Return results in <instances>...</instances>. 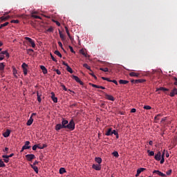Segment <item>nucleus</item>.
<instances>
[{
    "mask_svg": "<svg viewBox=\"0 0 177 177\" xmlns=\"http://www.w3.org/2000/svg\"><path fill=\"white\" fill-rule=\"evenodd\" d=\"M55 129L57 131H59L63 129L72 131L75 129V122L73 120H71L68 122V120L63 119L62 123L57 124Z\"/></svg>",
    "mask_w": 177,
    "mask_h": 177,
    "instance_id": "f257e3e1",
    "label": "nucleus"
},
{
    "mask_svg": "<svg viewBox=\"0 0 177 177\" xmlns=\"http://www.w3.org/2000/svg\"><path fill=\"white\" fill-rule=\"evenodd\" d=\"M62 64L64 66H66L68 73H69L71 74L73 73V71L72 70V68L71 66H69V65L66 62L63 61Z\"/></svg>",
    "mask_w": 177,
    "mask_h": 177,
    "instance_id": "f03ea898",
    "label": "nucleus"
},
{
    "mask_svg": "<svg viewBox=\"0 0 177 177\" xmlns=\"http://www.w3.org/2000/svg\"><path fill=\"white\" fill-rule=\"evenodd\" d=\"M25 39L26 41H28L29 43L30 44V45L32 46V48H35L36 47V44L34 41V40L30 37H25Z\"/></svg>",
    "mask_w": 177,
    "mask_h": 177,
    "instance_id": "7ed1b4c3",
    "label": "nucleus"
},
{
    "mask_svg": "<svg viewBox=\"0 0 177 177\" xmlns=\"http://www.w3.org/2000/svg\"><path fill=\"white\" fill-rule=\"evenodd\" d=\"M25 157L28 161H32L33 159L36 158V156L34 154H28L26 155Z\"/></svg>",
    "mask_w": 177,
    "mask_h": 177,
    "instance_id": "20e7f679",
    "label": "nucleus"
},
{
    "mask_svg": "<svg viewBox=\"0 0 177 177\" xmlns=\"http://www.w3.org/2000/svg\"><path fill=\"white\" fill-rule=\"evenodd\" d=\"M72 78L73 80H75L78 84H80V85H84L83 82L81 81L80 78H79L76 75H72Z\"/></svg>",
    "mask_w": 177,
    "mask_h": 177,
    "instance_id": "39448f33",
    "label": "nucleus"
},
{
    "mask_svg": "<svg viewBox=\"0 0 177 177\" xmlns=\"http://www.w3.org/2000/svg\"><path fill=\"white\" fill-rule=\"evenodd\" d=\"M156 174L157 175H158L160 176H162V177H166L167 176L165 174L160 171L159 170H154L153 171V174Z\"/></svg>",
    "mask_w": 177,
    "mask_h": 177,
    "instance_id": "423d86ee",
    "label": "nucleus"
},
{
    "mask_svg": "<svg viewBox=\"0 0 177 177\" xmlns=\"http://www.w3.org/2000/svg\"><path fill=\"white\" fill-rule=\"evenodd\" d=\"M30 144L29 140L25 142L24 145L23 146V149H29L31 148V146L29 145Z\"/></svg>",
    "mask_w": 177,
    "mask_h": 177,
    "instance_id": "0eeeda50",
    "label": "nucleus"
},
{
    "mask_svg": "<svg viewBox=\"0 0 177 177\" xmlns=\"http://www.w3.org/2000/svg\"><path fill=\"white\" fill-rule=\"evenodd\" d=\"M105 97L107 99V100L114 102L115 100V98L113 97L111 95L105 94Z\"/></svg>",
    "mask_w": 177,
    "mask_h": 177,
    "instance_id": "6e6552de",
    "label": "nucleus"
},
{
    "mask_svg": "<svg viewBox=\"0 0 177 177\" xmlns=\"http://www.w3.org/2000/svg\"><path fill=\"white\" fill-rule=\"evenodd\" d=\"M175 95H177V88H174L169 94V96L171 97H174Z\"/></svg>",
    "mask_w": 177,
    "mask_h": 177,
    "instance_id": "1a4fd4ad",
    "label": "nucleus"
},
{
    "mask_svg": "<svg viewBox=\"0 0 177 177\" xmlns=\"http://www.w3.org/2000/svg\"><path fill=\"white\" fill-rule=\"evenodd\" d=\"M65 30H66V34L68 35V37L69 39L71 41H74L73 37H71V33H70V32L68 30V28L66 26L65 27Z\"/></svg>",
    "mask_w": 177,
    "mask_h": 177,
    "instance_id": "9d476101",
    "label": "nucleus"
},
{
    "mask_svg": "<svg viewBox=\"0 0 177 177\" xmlns=\"http://www.w3.org/2000/svg\"><path fill=\"white\" fill-rule=\"evenodd\" d=\"M154 158L156 160L160 161L161 160V152L158 151V153L155 155Z\"/></svg>",
    "mask_w": 177,
    "mask_h": 177,
    "instance_id": "9b49d317",
    "label": "nucleus"
},
{
    "mask_svg": "<svg viewBox=\"0 0 177 177\" xmlns=\"http://www.w3.org/2000/svg\"><path fill=\"white\" fill-rule=\"evenodd\" d=\"M11 131H10V129H6V132H4L3 133V136H4V138H8L10 136Z\"/></svg>",
    "mask_w": 177,
    "mask_h": 177,
    "instance_id": "f8f14e48",
    "label": "nucleus"
},
{
    "mask_svg": "<svg viewBox=\"0 0 177 177\" xmlns=\"http://www.w3.org/2000/svg\"><path fill=\"white\" fill-rule=\"evenodd\" d=\"M93 169H95L96 171H100L101 165H93Z\"/></svg>",
    "mask_w": 177,
    "mask_h": 177,
    "instance_id": "ddd939ff",
    "label": "nucleus"
},
{
    "mask_svg": "<svg viewBox=\"0 0 177 177\" xmlns=\"http://www.w3.org/2000/svg\"><path fill=\"white\" fill-rule=\"evenodd\" d=\"M0 55H1V56H4V55H6V57H10V55L9 53H8V50H3V51H1L0 53Z\"/></svg>",
    "mask_w": 177,
    "mask_h": 177,
    "instance_id": "4468645a",
    "label": "nucleus"
},
{
    "mask_svg": "<svg viewBox=\"0 0 177 177\" xmlns=\"http://www.w3.org/2000/svg\"><path fill=\"white\" fill-rule=\"evenodd\" d=\"M2 158H4V162L5 163H8L9 162V156L8 155H3Z\"/></svg>",
    "mask_w": 177,
    "mask_h": 177,
    "instance_id": "2eb2a0df",
    "label": "nucleus"
},
{
    "mask_svg": "<svg viewBox=\"0 0 177 177\" xmlns=\"http://www.w3.org/2000/svg\"><path fill=\"white\" fill-rule=\"evenodd\" d=\"M37 147L38 149H42L46 148L47 147V145L46 144H43V145L37 144Z\"/></svg>",
    "mask_w": 177,
    "mask_h": 177,
    "instance_id": "dca6fc26",
    "label": "nucleus"
},
{
    "mask_svg": "<svg viewBox=\"0 0 177 177\" xmlns=\"http://www.w3.org/2000/svg\"><path fill=\"white\" fill-rule=\"evenodd\" d=\"M146 82V80L145 79H138V80L135 81V84H142L143 82Z\"/></svg>",
    "mask_w": 177,
    "mask_h": 177,
    "instance_id": "f3484780",
    "label": "nucleus"
},
{
    "mask_svg": "<svg viewBox=\"0 0 177 177\" xmlns=\"http://www.w3.org/2000/svg\"><path fill=\"white\" fill-rule=\"evenodd\" d=\"M129 75L131 77H139L140 76V73H135V72H131V73H129Z\"/></svg>",
    "mask_w": 177,
    "mask_h": 177,
    "instance_id": "a211bd4d",
    "label": "nucleus"
},
{
    "mask_svg": "<svg viewBox=\"0 0 177 177\" xmlns=\"http://www.w3.org/2000/svg\"><path fill=\"white\" fill-rule=\"evenodd\" d=\"M32 122H33L32 116H30V117L29 118V120H28V121L27 122L26 124H27L28 126H30V125L32 124Z\"/></svg>",
    "mask_w": 177,
    "mask_h": 177,
    "instance_id": "6ab92c4d",
    "label": "nucleus"
},
{
    "mask_svg": "<svg viewBox=\"0 0 177 177\" xmlns=\"http://www.w3.org/2000/svg\"><path fill=\"white\" fill-rule=\"evenodd\" d=\"M12 71H13V75H14V77H15V78H17L18 77H17V70L16 69V67H15V66H12Z\"/></svg>",
    "mask_w": 177,
    "mask_h": 177,
    "instance_id": "aec40b11",
    "label": "nucleus"
},
{
    "mask_svg": "<svg viewBox=\"0 0 177 177\" xmlns=\"http://www.w3.org/2000/svg\"><path fill=\"white\" fill-rule=\"evenodd\" d=\"M105 135L107 136H112L113 135L112 129L111 128L108 129V131L105 133Z\"/></svg>",
    "mask_w": 177,
    "mask_h": 177,
    "instance_id": "412c9836",
    "label": "nucleus"
},
{
    "mask_svg": "<svg viewBox=\"0 0 177 177\" xmlns=\"http://www.w3.org/2000/svg\"><path fill=\"white\" fill-rule=\"evenodd\" d=\"M95 160L97 163H98V165H100L102 161V158H100V157H95Z\"/></svg>",
    "mask_w": 177,
    "mask_h": 177,
    "instance_id": "4be33fe9",
    "label": "nucleus"
},
{
    "mask_svg": "<svg viewBox=\"0 0 177 177\" xmlns=\"http://www.w3.org/2000/svg\"><path fill=\"white\" fill-rule=\"evenodd\" d=\"M10 18V17L9 15L6 16V17L2 16V17H0V20L1 21H5L8 20Z\"/></svg>",
    "mask_w": 177,
    "mask_h": 177,
    "instance_id": "5701e85b",
    "label": "nucleus"
},
{
    "mask_svg": "<svg viewBox=\"0 0 177 177\" xmlns=\"http://www.w3.org/2000/svg\"><path fill=\"white\" fill-rule=\"evenodd\" d=\"M59 37L61 38V39H62V41L66 40L65 36H64V34H62V32L61 30H59Z\"/></svg>",
    "mask_w": 177,
    "mask_h": 177,
    "instance_id": "b1692460",
    "label": "nucleus"
},
{
    "mask_svg": "<svg viewBox=\"0 0 177 177\" xmlns=\"http://www.w3.org/2000/svg\"><path fill=\"white\" fill-rule=\"evenodd\" d=\"M40 68L43 71V73L44 75L48 73V71H47L46 68L44 66H41Z\"/></svg>",
    "mask_w": 177,
    "mask_h": 177,
    "instance_id": "393cba45",
    "label": "nucleus"
},
{
    "mask_svg": "<svg viewBox=\"0 0 177 177\" xmlns=\"http://www.w3.org/2000/svg\"><path fill=\"white\" fill-rule=\"evenodd\" d=\"M65 172H66V170L64 167H61L59 169V174H65Z\"/></svg>",
    "mask_w": 177,
    "mask_h": 177,
    "instance_id": "a878e982",
    "label": "nucleus"
},
{
    "mask_svg": "<svg viewBox=\"0 0 177 177\" xmlns=\"http://www.w3.org/2000/svg\"><path fill=\"white\" fill-rule=\"evenodd\" d=\"M129 83V82L127 80H119L120 84H128Z\"/></svg>",
    "mask_w": 177,
    "mask_h": 177,
    "instance_id": "bb28decb",
    "label": "nucleus"
},
{
    "mask_svg": "<svg viewBox=\"0 0 177 177\" xmlns=\"http://www.w3.org/2000/svg\"><path fill=\"white\" fill-rule=\"evenodd\" d=\"M169 91V88H164V87H160V88L156 89V91Z\"/></svg>",
    "mask_w": 177,
    "mask_h": 177,
    "instance_id": "cd10ccee",
    "label": "nucleus"
},
{
    "mask_svg": "<svg viewBox=\"0 0 177 177\" xmlns=\"http://www.w3.org/2000/svg\"><path fill=\"white\" fill-rule=\"evenodd\" d=\"M30 166L34 169V171L36 172V174H37L39 172L38 167L35 165H30Z\"/></svg>",
    "mask_w": 177,
    "mask_h": 177,
    "instance_id": "c85d7f7f",
    "label": "nucleus"
},
{
    "mask_svg": "<svg viewBox=\"0 0 177 177\" xmlns=\"http://www.w3.org/2000/svg\"><path fill=\"white\" fill-rule=\"evenodd\" d=\"M37 100L39 103H41L42 102L41 97V95H39V93L37 92Z\"/></svg>",
    "mask_w": 177,
    "mask_h": 177,
    "instance_id": "c756f323",
    "label": "nucleus"
},
{
    "mask_svg": "<svg viewBox=\"0 0 177 177\" xmlns=\"http://www.w3.org/2000/svg\"><path fill=\"white\" fill-rule=\"evenodd\" d=\"M145 170V168L140 167L137 169V172L140 175L141 172Z\"/></svg>",
    "mask_w": 177,
    "mask_h": 177,
    "instance_id": "7c9ffc66",
    "label": "nucleus"
},
{
    "mask_svg": "<svg viewBox=\"0 0 177 177\" xmlns=\"http://www.w3.org/2000/svg\"><path fill=\"white\" fill-rule=\"evenodd\" d=\"M54 54L57 55V56H58L59 57H62V54L60 53V52L59 50H55Z\"/></svg>",
    "mask_w": 177,
    "mask_h": 177,
    "instance_id": "2f4dec72",
    "label": "nucleus"
},
{
    "mask_svg": "<svg viewBox=\"0 0 177 177\" xmlns=\"http://www.w3.org/2000/svg\"><path fill=\"white\" fill-rule=\"evenodd\" d=\"M112 155L115 158L119 157V153H118V151H115L112 152Z\"/></svg>",
    "mask_w": 177,
    "mask_h": 177,
    "instance_id": "473e14b6",
    "label": "nucleus"
},
{
    "mask_svg": "<svg viewBox=\"0 0 177 177\" xmlns=\"http://www.w3.org/2000/svg\"><path fill=\"white\" fill-rule=\"evenodd\" d=\"M8 24H9V22H5V23H3V24H1L0 25V29H2L3 27L7 26Z\"/></svg>",
    "mask_w": 177,
    "mask_h": 177,
    "instance_id": "72a5a7b5",
    "label": "nucleus"
},
{
    "mask_svg": "<svg viewBox=\"0 0 177 177\" xmlns=\"http://www.w3.org/2000/svg\"><path fill=\"white\" fill-rule=\"evenodd\" d=\"M83 67H84V68H86V69L89 70L90 71H92L91 70V66H88L87 64H83Z\"/></svg>",
    "mask_w": 177,
    "mask_h": 177,
    "instance_id": "f704fd0d",
    "label": "nucleus"
},
{
    "mask_svg": "<svg viewBox=\"0 0 177 177\" xmlns=\"http://www.w3.org/2000/svg\"><path fill=\"white\" fill-rule=\"evenodd\" d=\"M80 53L82 54L83 56H84L85 57H87V55H86V53H85V50H84V49H81V50H80Z\"/></svg>",
    "mask_w": 177,
    "mask_h": 177,
    "instance_id": "c9c22d12",
    "label": "nucleus"
},
{
    "mask_svg": "<svg viewBox=\"0 0 177 177\" xmlns=\"http://www.w3.org/2000/svg\"><path fill=\"white\" fill-rule=\"evenodd\" d=\"M100 70L104 71V73H107L109 71V68H100Z\"/></svg>",
    "mask_w": 177,
    "mask_h": 177,
    "instance_id": "e433bc0d",
    "label": "nucleus"
},
{
    "mask_svg": "<svg viewBox=\"0 0 177 177\" xmlns=\"http://www.w3.org/2000/svg\"><path fill=\"white\" fill-rule=\"evenodd\" d=\"M5 68V65L3 64V62L0 63V71H3Z\"/></svg>",
    "mask_w": 177,
    "mask_h": 177,
    "instance_id": "4c0bfd02",
    "label": "nucleus"
},
{
    "mask_svg": "<svg viewBox=\"0 0 177 177\" xmlns=\"http://www.w3.org/2000/svg\"><path fill=\"white\" fill-rule=\"evenodd\" d=\"M31 17L34 18V19H41V17L40 16L38 15H32Z\"/></svg>",
    "mask_w": 177,
    "mask_h": 177,
    "instance_id": "58836bf2",
    "label": "nucleus"
},
{
    "mask_svg": "<svg viewBox=\"0 0 177 177\" xmlns=\"http://www.w3.org/2000/svg\"><path fill=\"white\" fill-rule=\"evenodd\" d=\"M6 167L5 163L3 162V161H2V160H0V168H3Z\"/></svg>",
    "mask_w": 177,
    "mask_h": 177,
    "instance_id": "ea45409f",
    "label": "nucleus"
},
{
    "mask_svg": "<svg viewBox=\"0 0 177 177\" xmlns=\"http://www.w3.org/2000/svg\"><path fill=\"white\" fill-rule=\"evenodd\" d=\"M26 51H27V53L29 55H32L31 53L34 52V50L32 48L27 49Z\"/></svg>",
    "mask_w": 177,
    "mask_h": 177,
    "instance_id": "a19ab883",
    "label": "nucleus"
},
{
    "mask_svg": "<svg viewBox=\"0 0 177 177\" xmlns=\"http://www.w3.org/2000/svg\"><path fill=\"white\" fill-rule=\"evenodd\" d=\"M143 109L147 110H150L151 109V106H150L149 105H146L143 106Z\"/></svg>",
    "mask_w": 177,
    "mask_h": 177,
    "instance_id": "79ce46f5",
    "label": "nucleus"
},
{
    "mask_svg": "<svg viewBox=\"0 0 177 177\" xmlns=\"http://www.w3.org/2000/svg\"><path fill=\"white\" fill-rule=\"evenodd\" d=\"M147 153H149V156H154L153 151L147 150Z\"/></svg>",
    "mask_w": 177,
    "mask_h": 177,
    "instance_id": "37998d69",
    "label": "nucleus"
},
{
    "mask_svg": "<svg viewBox=\"0 0 177 177\" xmlns=\"http://www.w3.org/2000/svg\"><path fill=\"white\" fill-rule=\"evenodd\" d=\"M21 67L23 68V70H24V68H27L28 65L26 64V62H24Z\"/></svg>",
    "mask_w": 177,
    "mask_h": 177,
    "instance_id": "c03bdc74",
    "label": "nucleus"
},
{
    "mask_svg": "<svg viewBox=\"0 0 177 177\" xmlns=\"http://www.w3.org/2000/svg\"><path fill=\"white\" fill-rule=\"evenodd\" d=\"M68 48L70 49L71 53H75V51L74 50L73 48L71 46H68Z\"/></svg>",
    "mask_w": 177,
    "mask_h": 177,
    "instance_id": "a18cd8bd",
    "label": "nucleus"
},
{
    "mask_svg": "<svg viewBox=\"0 0 177 177\" xmlns=\"http://www.w3.org/2000/svg\"><path fill=\"white\" fill-rule=\"evenodd\" d=\"M102 79L103 80H105V81H108V82H111V80H110V78H108V77H102Z\"/></svg>",
    "mask_w": 177,
    "mask_h": 177,
    "instance_id": "49530a36",
    "label": "nucleus"
},
{
    "mask_svg": "<svg viewBox=\"0 0 177 177\" xmlns=\"http://www.w3.org/2000/svg\"><path fill=\"white\" fill-rule=\"evenodd\" d=\"M23 71H24V75H27V73H28L27 68H24Z\"/></svg>",
    "mask_w": 177,
    "mask_h": 177,
    "instance_id": "de8ad7c7",
    "label": "nucleus"
},
{
    "mask_svg": "<svg viewBox=\"0 0 177 177\" xmlns=\"http://www.w3.org/2000/svg\"><path fill=\"white\" fill-rule=\"evenodd\" d=\"M171 173H172L171 169H170L169 171H166V174H167V176L171 175Z\"/></svg>",
    "mask_w": 177,
    "mask_h": 177,
    "instance_id": "09e8293b",
    "label": "nucleus"
},
{
    "mask_svg": "<svg viewBox=\"0 0 177 177\" xmlns=\"http://www.w3.org/2000/svg\"><path fill=\"white\" fill-rule=\"evenodd\" d=\"M89 75H92L95 80H97V77L93 72L91 71V73H89Z\"/></svg>",
    "mask_w": 177,
    "mask_h": 177,
    "instance_id": "8fccbe9b",
    "label": "nucleus"
},
{
    "mask_svg": "<svg viewBox=\"0 0 177 177\" xmlns=\"http://www.w3.org/2000/svg\"><path fill=\"white\" fill-rule=\"evenodd\" d=\"M11 24H19V20H12L10 21Z\"/></svg>",
    "mask_w": 177,
    "mask_h": 177,
    "instance_id": "3c124183",
    "label": "nucleus"
},
{
    "mask_svg": "<svg viewBox=\"0 0 177 177\" xmlns=\"http://www.w3.org/2000/svg\"><path fill=\"white\" fill-rule=\"evenodd\" d=\"M50 57L54 62H57V60L55 58V57L52 54H50Z\"/></svg>",
    "mask_w": 177,
    "mask_h": 177,
    "instance_id": "603ef678",
    "label": "nucleus"
},
{
    "mask_svg": "<svg viewBox=\"0 0 177 177\" xmlns=\"http://www.w3.org/2000/svg\"><path fill=\"white\" fill-rule=\"evenodd\" d=\"M61 86L63 88L64 91H67V88L64 84H61Z\"/></svg>",
    "mask_w": 177,
    "mask_h": 177,
    "instance_id": "864d4df0",
    "label": "nucleus"
},
{
    "mask_svg": "<svg viewBox=\"0 0 177 177\" xmlns=\"http://www.w3.org/2000/svg\"><path fill=\"white\" fill-rule=\"evenodd\" d=\"M58 46H59V47H61L62 49L64 50V48H63V46H62V44L61 41H58Z\"/></svg>",
    "mask_w": 177,
    "mask_h": 177,
    "instance_id": "5fc2aeb1",
    "label": "nucleus"
},
{
    "mask_svg": "<svg viewBox=\"0 0 177 177\" xmlns=\"http://www.w3.org/2000/svg\"><path fill=\"white\" fill-rule=\"evenodd\" d=\"M91 86L94 88H97V89H99L100 88V86H97V84H91Z\"/></svg>",
    "mask_w": 177,
    "mask_h": 177,
    "instance_id": "6e6d98bb",
    "label": "nucleus"
},
{
    "mask_svg": "<svg viewBox=\"0 0 177 177\" xmlns=\"http://www.w3.org/2000/svg\"><path fill=\"white\" fill-rule=\"evenodd\" d=\"M55 72L57 73V74L58 75H62V72H61L59 70L57 69V70H55Z\"/></svg>",
    "mask_w": 177,
    "mask_h": 177,
    "instance_id": "4d7b16f0",
    "label": "nucleus"
},
{
    "mask_svg": "<svg viewBox=\"0 0 177 177\" xmlns=\"http://www.w3.org/2000/svg\"><path fill=\"white\" fill-rule=\"evenodd\" d=\"M53 30H54V29L53 28V27H50L47 30L48 32H53Z\"/></svg>",
    "mask_w": 177,
    "mask_h": 177,
    "instance_id": "13d9d810",
    "label": "nucleus"
},
{
    "mask_svg": "<svg viewBox=\"0 0 177 177\" xmlns=\"http://www.w3.org/2000/svg\"><path fill=\"white\" fill-rule=\"evenodd\" d=\"M118 133V132L116 131L115 129H113V131H112V135L116 136Z\"/></svg>",
    "mask_w": 177,
    "mask_h": 177,
    "instance_id": "bf43d9fd",
    "label": "nucleus"
},
{
    "mask_svg": "<svg viewBox=\"0 0 177 177\" xmlns=\"http://www.w3.org/2000/svg\"><path fill=\"white\" fill-rule=\"evenodd\" d=\"M52 100L54 102V103H57V98L56 97H53L52 99Z\"/></svg>",
    "mask_w": 177,
    "mask_h": 177,
    "instance_id": "052dcab7",
    "label": "nucleus"
},
{
    "mask_svg": "<svg viewBox=\"0 0 177 177\" xmlns=\"http://www.w3.org/2000/svg\"><path fill=\"white\" fill-rule=\"evenodd\" d=\"M55 97V93L54 92L51 93V98L52 100Z\"/></svg>",
    "mask_w": 177,
    "mask_h": 177,
    "instance_id": "680f3d73",
    "label": "nucleus"
},
{
    "mask_svg": "<svg viewBox=\"0 0 177 177\" xmlns=\"http://www.w3.org/2000/svg\"><path fill=\"white\" fill-rule=\"evenodd\" d=\"M111 82H113L115 85H118V82L116 80H111Z\"/></svg>",
    "mask_w": 177,
    "mask_h": 177,
    "instance_id": "e2e57ef3",
    "label": "nucleus"
},
{
    "mask_svg": "<svg viewBox=\"0 0 177 177\" xmlns=\"http://www.w3.org/2000/svg\"><path fill=\"white\" fill-rule=\"evenodd\" d=\"M4 58H5L4 55H0V62H1L3 59H4Z\"/></svg>",
    "mask_w": 177,
    "mask_h": 177,
    "instance_id": "0e129e2a",
    "label": "nucleus"
},
{
    "mask_svg": "<svg viewBox=\"0 0 177 177\" xmlns=\"http://www.w3.org/2000/svg\"><path fill=\"white\" fill-rule=\"evenodd\" d=\"M37 145H34V146L32 147V149L35 151L37 150Z\"/></svg>",
    "mask_w": 177,
    "mask_h": 177,
    "instance_id": "69168bd1",
    "label": "nucleus"
},
{
    "mask_svg": "<svg viewBox=\"0 0 177 177\" xmlns=\"http://www.w3.org/2000/svg\"><path fill=\"white\" fill-rule=\"evenodd\" d=\"M165 159L164 157H161L160 164H164Z\"/></svg>",
    "mask_w": 177,
    "mask_h": 177,
    "instance_id": "338daca9",
    "label": "nucleus"
},
{
    "mask_svg": "<svg viewBox=\"0 0 177 177\" xmlns=\"http://www.w3.org/2000/svg\"><path fill=\"white\" fill-rule=\"evenodd\" d=\"M174 80L176 81V82H174V85L177 86V77H174Z\"/></svg>",
    "mask_w": 177,
    "mask_h": 177,
    "instance_id": "774afa93",
    "label": "nucleus"
}]
</instances>
